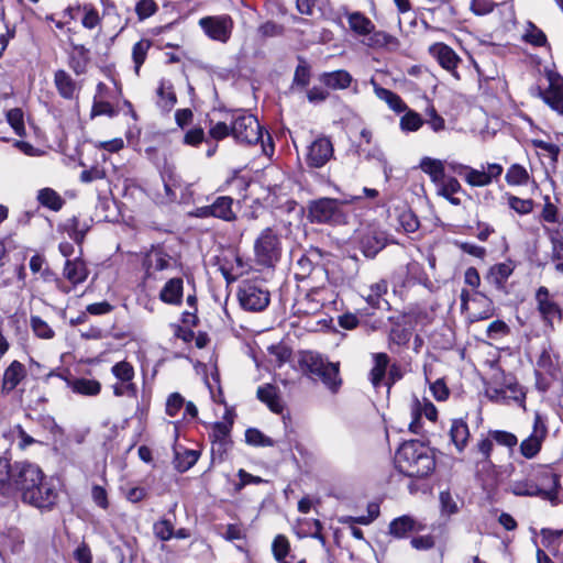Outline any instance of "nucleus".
<instances>
[{"mask_svg":"<svg viewBox=\"0 0 563 563\" xmlns=\"http://www.w3.org/2000/svg\"><path fill=\"white\" fill-rule=\"evenodd\" d=\"M548 375L550 378L555 379L559 374V368L549 351L544 350L537 361V375Z\"/></svg>","mask_w":563,"mask_h":563,"instance_id":"obj_39","label":"nucleus"},{"mask_svg":"<svg viewBox=\"0 0 563 563\" xmlns=\"http://www.w3.org/2000/svg\"><path fill=\"white\" fill-rule=\"evenodd\" d=\"M350 29L360 36L371 35L367 45L376 46L384 45L388 42L390 36L385 32H374V23L361 12H353L347 15Z\"/></svg>","mask_w":563,"mask_h":563,"instance_id":"obj_11","label":"nucleus"},{"mask_svg":"<svg viewBox=\"0 0 563 563\" xmlns=\"http://www.w3.org/2000/svg\"><path fill=\"white\" fill-rule=\"evenodd\" d=\"M150 48V43L147 41H139L134 44L132 49V57L135 65V73L137 74L141 65L144 63L146 58L147 51Z\"/></svg>","mask_w":563,"mask_h":563,"instance_id":"obj_54","label":"nucleus"},{"mask_svg":"<svg viewBox=\"0 0 563 563\" xmlns=\"http://www.w3.org/2000/svg\"><path fill=\"white\" fill-rule=\"evenodd\" d=\"M308 218L312 223L341 225L346 223L342 202L332 198H320L310 202Z\"/></svg>","mask_w":563,"mask_h":563,"instance_id":"obj_4","label":"nucleus"},{"mask_svg":"<svg viewBox=\"0 0 563 563\" xmlns=\"http://www.w3.org/2000/svg\"><path fill=\"white\" fill-rule=\"evenodd\" d=\"M88 274L89 272L84 261L79 258L66 261L63 275L73 286L84 283Z\"/></svg>","mask_w":563,"mask_h":563,"instance_id":"obj_23","label":"nucleus"},{"mask_svg":"<svg viewBox=\"0 0 563 563\" xmlns=\"http://www.w3.org/2000/svg\"><path fill=\"white\" fill-rule=\"evenodd\" d=\"M430 391L438 401H445L450 396V389L442 378L430 384Z\"/></svg>","mask_w":563,"mask_h":563,"instance_id":"obj_59","label":"nucleus"},{"mask_svg":"<svg viewBox=\"0 0 563 563\" xmlns=\"http://www.w3.org/2000/svg\"><path fill=\"white\" fill-rule=\"evenodd\" d=\"M399 224L405 232L411 233L419 228V221L417 217L410 211L406 210L399 214Z\"/></svg>","mask_w":563,"mask_h":563,"instance_id":"obj_57","label":"nucleus"},{"mask_svg":"<svg viewBox=\"0 0 563 563\" xmlns=\"http://www.w3.org/2000/svg\"><path fill=\"white\" fill-rule=\"evenodd\" d=\"M169 256L159 249H152L144 258L143 265L146 274L151 276L154 272L168 268Z\"/></svg>","mask_w":563,"mask_h":563,"instance_id":"obj_26","label":"nucleus"},{"mask_svg":"<svg viewBox=\"0 0 563 563\" xmlns=\"http://www.w3.org/2000/svg\"><path fill=\"white\" fill-rule=\"evenodd\" d=\"M13 464L5 457H0V495L11 496L14 494Z\"/></svg>","mask_w":563,"mask_h":563,"instance_id":"obj_29","label":"nucleus"},{"mask_svg":"<svg viewBox=\"0 0 563 563\" xmlns=\"http://www.w3.org/2000/svg\"><path fill=\"white\" fill-rule=\"evenodd\" d=\"M371 84L373 85L376 97L385 101L393 111L400 113L407 110L406 103L397 93L378 86L374 79L371 80Z\"/></svg>","mask_w":563,"mask_h":563,"instance_id":"obj_28","label":"nucleus"},{"mask_svg":"<svg viewBox=\"0 0 563 563\" xmlns=\"http://www.w3.org/2000/svg\"><path fill=\"white\" fill-rule=\"evenodd\" d=\"M7 120L19 136L24 134L25 128L23 122V112L21 109L14 108L9 110L7 112Z\"/></svg>","mask_w":563,"mask_h":563,"instance_id":"obj_53","label":"nucleus"},{"mask_svg":"<svg viewBox=\"0 0 563 563\" xmlns=\"http://www.w3.org/2000/svg\"><path fill=\"white\" fill-rule=\"evenodd\" d=\"M199 25L212 40L227 42L232 30V20L228 15L206 16L199 20Z\"/></svg>","mask_w":563,"mask_h":563,"instance_id":"obj_13","label":"nucleus"},{"mask_svg":"<svg viewBox=\"0 0 563 563\" xmlns=\"http://www.w3.org/2000/svg\"><path fill=\"white\" fill-rule=\"evenodd\" d=\"M537 310L545 324V327L554 330L555 323H560L563 318V310L560 305L554 300L550 290L540 286L534 295Z\"/></svg>","mask_w":563,"mask_h":563,"instance_id":"obj_7","label":"nucleus"},{"mask_svg":"<svg viewBox=\"0 0 563 563\" xmlns=\"http://www.w3.org/2000/svg\"><path fill=\"white\" fill-rule=\"evenodd\" d=\"M232 203L233 200L230 197H219L216 199V201L211 205V214L212 217L225 220V221H232L235 219V214L232 211Z\"/></svg>","mask_w":563,"mask_h":563,"instance_id":"obj_35","label":"nucleus"},{"mask_svg":"<svg viewBox=\"0 0 563 563\" xmlns=\"http://www.w3.org/2000/svg\"><path fill=\"white\" fill-rule=\"evenodd\" d=\"M245 441L250 445L254 446H273L274 441L266 437L263 432L257 429H247L245 432Z\"/></svg>","mask_w":563,"mask_h":563,"instance_id":"obj_49","label":"nucleus"},{"mask_svg":"<svg viewBox=\"0 0 563 563\" xmlns=\"http://www.w3.org/2000/svg\"><path fill=\"white\" fill-rule=\"evenodd\" d=\"M420 168L430 176L434 185H438L445 177L444 164L440 159L423 157L420 162Z\"/></svg>","mask_w":563,"mask_h":563,"instance_id":"obj_32","label":"nucleus"},{"mask_svg":"<svg viewBox=\"0 0 563 563\" xmlns=\"http://www.w3.org/2000/svg\"><path fill=\"white\" fill-rule=\"evenodd\" d=\"M67 387L73 393L81 396H97L101 391V384L97 379L92 378H66Z\"/></svg>","mask_w":563,"mask_h":563,"instance_id":"obj_24","label":"nucleus"},{"mask_svg":"<svg viewBox=\"0 0 563 563\" xmlns=\"http://www.w3.org/2000/svg\"><path fill=\"white\" fill-rule=\"evenodd\" d=\"M333 156V145L328 137H318L308 147L307 163L310 167L320 168Z\"/></svg>","mask_w":563,"mask_h":563,"instance_id":"obj_15","label":"nucleus"},{"mask_svg":"<svg viewBox=\"0 0 563 563\" xmlns=\"http://www.w3.org/2000/svg\"><path fill=\"white\" fill-rule=\"evenodd\" d=\"M423 530V526L410 516H401L394 519L389 525V533L395 538H406L411 532Z\"/></svg>","mask_w":563,"mask_h":563,"instance_id":"obj_21","label":"nucleus"},{"mask_svg":"<svg viewBox=\"0 0 563 563\" xmlns=\"http://www.w3.org/2000/svg\"><path fill=\"white\" fill-rule=\"evenodd\" d=\"M255 260L263 266H273L280 257V236L271 228L264 229L254 243Z\"/></svg>","mask_w":563,"mask_h":563,"instance_id":"obj_6","label":"nucleus"},{"mask_svg":"<svg viewBox=\"0 0 563 563\" xmlns=\"http://www.w3.org/2000/svg\"><path fill=\"white\" fill-rule=\"evenodd\" d=\"M157 11V4L154 0H141L136 3L135 12L140 20L153 15Z\"/></svg>","mask_w":563,"mask_h":563,"instance_id":"obj_60","label":"nucleus"},{"mask_svg":"<svg viewBox=\"0 0 563 563\" xmlns=\"http://www.w3.org/2000/svg\"><path fill=\"white\" fill-rule=\"evenodd\" d=\"M529 178L528 170L519 164H512L505 176L507 184L510 186H525L528 184Z\"/></svg>","mask_w":563,"mask_h":563,"instance_id":"obj_40","label":"nucleus"},{"mask_svg":"<svg viewBox=\"0 0 563 563\" xmlns=\"http://www.w3.org/2000/svg\"><path fill=\"white\" fill-rule=\"evenodd\" d=\"M231 132L240 144H255L262 139V128L256 117L243 111L232 114Z\"/></svg>","mask_w":563,"mask_h":563,"instance_id":"obj_5","label":"nucleus"},{"mask_svg":"<svg viewBox=\"0 0 563 563\" xmlns=\"http://www.w3.org/2000/svg\"><path fill=\"white\" fill-rule=\"evenodd\" d=\"M423 124V120L419 113L412 110H406V113L400 118V129L405 132H416Z\"/></svg>","mask_w":563,"mask_h":563,"instance_id":"obj_45","label":"nucleus"},{"mask_svg":"<svg viewBox=\"0 0 563 563\" xmlns=\"http://www.w3.org/2000/svg\"><path fill=\"white\" fill-rule=\"evenodd\" d=\"M185 405L184 397L178 393H173L166 401V413L169 417H176Z\"/></svg>","mask_w":563,"mask_h":563,"instance_id":"obj_56","label":"nucleus"},{"mask_svg":"<svg viewBox=\"0 0 563 563\" xmlns=\"http://www.w3.org/2000/svg\"><path fill=\"white\" fill-rule=\"evenodd\" d=\"M325 362L320 355L312 352H305L300 357L301 367L309 373L311 376H316L321 373Z\"/></svg>","mask_w":563,"mask_h":563,"instance_id":"obj_38","label":"nucleus"},{"mask_svg":"<svg viewBox=\"0 0 563 563\" xmlns=\"http://www.w3.org/2000/svg\"><path fill=\"white\" fill-rule=\"evenodd\" d=\"M542 477L544 479H549L551 483L550 488L540 487L536 482L531 479H519L514 481L510 484V492L516 496H539L555 505L558 503L560 489V476L549 468L543 467Z\"/></svg>","mask_w":563,"mask_h":563,"instance_id":"obj_3","label":"nucleus"},{"mask_svg":"<svg viewBox=\"0 0 563 563\" xmlns=\"http://www.w3.org/2000/svg\"><path fill=\"white\" fill-rule=\"evenodd\" d=\"M559 211L558 208L551 202L549 196L544 197V206L541 212V219L548 223L558 222Z\"/></svg>","mask_w":563,"mask_h":563,"instance_id":"obj_62","label":"nucleus"},{"mask_svg":"<svg viewBox=\"0 0 563 563\" xmlns=\"http://www.w3.org/2000/svg\"><path fill=\"white\" fill-rule=\"evenodd\" d=\"M81 10L84 11V18L81 20L84 27L92 30L100 24L101 18L92 4H84Z\"/></svg>","mask_w":563,"mask_h":563,"instance_id":"obj_50","label":"nucleus"},{"mask_svg":"<svg viewBox=\"0 0 563 563\" xmlns=\"http://www.w3.org/2000/svg\"><path fill=\"white\" fill-rule=\"evenodd\" d=\"M514 268L515 266L510 261L495 264L490 267L487 279L495 284L497 287H503V285L512 274Z\"/></svg>","mask_w":563,"mask_h":563,"instance_id":"obj_31","label":"nucleus"},{"mask_svg":"<svg viewBox=\"0 0 563 563\" xmlns=\"http://www.w3.org/2000/svg\"><path fill=\"white\" fill-rule=\"evenodd\" d=\"M462 309L468 310V318L472 322L486 320L494 314L493 302L483 294L475 292L471 298L467 290L461 292Z\"/></svg>","mask_w":563,"mask_h":563,"instance_id":"obj_8","label":"nucleus"},{"mask_svg":"<svg viewBox=\"0 0 563 563\" xmlns=\"http://www.w3.org/2000/svg\"><path fill=\"white\" fill-rule=\"evenodd\" d=\"M509 207L519 214H529L533 210V201L531 199H521L517 196L509 195L507 197Z\"/></svg>","mask_w":563,"mask_h":563,"instance_id":"obj_51","label":"nucleus"},{"mask_svg":"<svg viewBox=\"0 0 563 563\" xmlns=\"http://www.w3.org/2000/svg\"><path fill=\"white\" fill-rule=\"evenodd\" d=\"M37 199L41 205L49 208L51 210L58 211L63 207V199L60 196L51 188H44L38 191Z\"/></svg>","mask_w":563,"mask_h":563,"instance_id":"obj_41","label":"nucleus"},{"mask_svg":"<svg viewBox=\"0 0 563 563\" xmlns=\"http://www.w3.org/2000/svg\"><path fill=\"white\" fill-rule=\"evenodd\" d=\"M437 186L438 195L449 197L457 194L462 187L459 180L454 177H444Z\"/></svg>","mask_w":563,"mask_h":563,"instance_id":"obj_48","label":"nucleus"},{"mask_svg":"<svg viewBox=\"0 0 563 563\" xmlns=\"http://www.w3.org/2000/svg\"><path fill=\"white\" fill-rule=\"evenodd\" d=\"M466 170L465 181L474 187H484L489 185L503 174V166L496 163L488 164L486 169H475L468 166L463 167Z\"/></svg>","mask_w":563,"mask_h":563,"instance_id":"obj_16","label":"nucleus"},{"mask_svg":"<svg viewBox=\"0 0 563 563\" xmlns=\"http://www.w3.org/2000/svg\"><path fill=\"white\" fill-rule=\"evenodd\" d=\"M387 239L384 232L368 230L362 235L360 247L366 257L373 258L385 247Z\"/></svg>","mask_w":563,"mask_h":563,"instance_id":"obj_19","label":"nucleus"},{"mask_svg":"<svg viewBox=\"0 0 563 563\" xmlns=\"http://www.w3.org/2000/svg\"><path fill=\"white\" fill-rule=\"evenodd\" d=\"M451 440L459 451H462L468 440L470 431L466 422L463 420H454L450 429Z\"/></svg>","mask_w":563,"mask_h":563,"instance_id":"obj_36","label":"nucleus"},{"mask_svg":"<svg viewBox=\"0 0 563 563\" xmlns=\"http://www.w3.org/2000/svg\"><path fill=\"white\" fill-rule=\"evenodd\" d=\"M488 435L498 445L505 446L509 450H514L518 444V438L516 434L505 430H489Z\"/></svg>","mask_w":563,"mask_h":563,"instance_id":"obj_44","label":"nucleus"},{"mask_svg":"<svg viewBox=\"0 0 563 563\" xmlns=\"http://www.w3.org/2000/svg\"><path fill=\"white\" fill-rule=\"evenodd\" d=\"M184 282L179 277L170 278L161 289L159 299L167 305L178 306L183 301Z\"/></svg>","mask_w":563,"mask_h":563,"instance_id":"obj_22","label":"nucleus"},{"mask_svg":"<svg viewBox=\"0 0 563 563\" xmlns=\"http://www.w3.org/2000/svg\"><path fill=\"white\" fill-rule=\"evenodd\" d=\"M205 141V132L202 128H194L188 130L184 135V144L189 146H198Z\"/></svg>","mask_w":563,"mask_h":563,"instance_id":"obj_63","label":"nucleus"},{"mask_svg":"<svg viewBox=\"0 0 563 563\" xmlns=\"http://www.w3.org/2000/svg\"><path fill=\"white\" fill-rule=\"evenodd\" d=\"M30 325L33 333L40 339L49 340L55 335V332L49 324L37 316L31 317Z\"/></svg>","mask_w":563,"mask_h":563,"instance_id":"obj_46","label":"nucleus"},{"mask_svg":"<svg viewBox=\"0 0 563 563\" xmlns=\"http://www.w3.org/2000/svg\"><path fill=\"white\" fill-rule=\"evenodd\" d=\"M272 551L278 563H287L286 556L289 552V542L285 536L278 534L272 544Z\"/></svg>","mask_w":563,"mask_h":563,"instance_id":"obj_47","label":"nucleus"},{"mask_svg":"<svg viewBox=\"0 0 563 563\" xmlns=\"http://www.w3.org/2000/svg\"><path fill=\"white\" fill-rule=\"evenodd\" d=\"M54 84L63 98L73 99L76 96L78 90L77 84L67 71L63 69L57 70L54 75Z\"/></svg>","mask_w":563,"mask_h":563,"instance_id":"obj_27","label":"nucleus"},{"mask_svg":"<svg viewBox=\"0 0 563 563\" xmlns=\"http://www.w3.org/2000/svg\"><path fill=\"white\" fill-rule=\"evenodd\" d=\"M522 38L525 42L534 46H542L547 43L545 34L532 22H527Z\"/></svg>","mask_w":563,"mask_h":563,"instance_id":"obj_43","label":"nucleus"},{"mask_svg":"<svg viewBox=\"0 0 563 563\" xmlns=\"http://www.w3.org/2000/svg\"><path fill=\"white\" fill-rule=\"evenodd\" d=\"M319 80L330 89L342 90L350 87L353 78L349 71L339 69L321 74Z\"/></svg>","mask_w":563,"mask_h":563,"instance_id":"obj_25","label":"nucleus"},{"mask_svg":"<svg viewBox=\"0 0 563 563\" xmlns=\"http://www.w3.org/2000/svg\"><path fill=\"white\" fill-rule=\"evenodd\" d=\"M493 448H494V440H492V438L489 435L487 438H482L481 440H478V442L476 443V446H475L477 453L482 456L481 461L488 466L492 465L490 456H492Z\"/></svg>","mask_w":563,"mask_h":563,"instance_id":"obj_52","label":"nucleus"},{"mask_svg":"<svg viewBox=\"0 0 563 563\" xmlns=\"http://www.w3.org/2000/svg\"><path fill=\"white\" fill-rule=\"evenodd\" d=\"M257 397L261 401L265 402L274 412H280L283 406L277 396L276 388L269 384L258 387Z\"/></svg>","mask_w":563,"mask_h":563,"instance_id":"obj_37","label":"nucleus"},{"mask_svg":"<svg viewBox=\"0 0 563 563\" xmlns=\"http://www.w3.org/2000/svg\"><path fill=\"white\" fill-rule=\"evenodd\" d=\"M14 493L22 501L41 509H49L57 500V492L45 481L43 471L30 462L13 463Z\"/></svg>","mask_w":563,"mask_h":563,"instance_id":"obj_1","label":"nucleus"},{"mask_svg":"<svg viewBox=\"0 0 563 563\" xmlns=\"http://www.w3.org/2000/svg\"><path fill=\"white\" fill-rule=\"evenodd\" d=\"M429 53L444 69L452 73L455 78H459L455 69L461 59L450 46L444 43H435L429 47Z\"/></svg>","mask_w":563,"mask_h":563,"instance_id":"obj_17","label":"nucleus"},{"mask_svg":"<svg viewBox=\"0 0 563 563\" xmlns=\"http://www.w3.org/2000/svg\"><path fill=\"white\" fill-rule=\"evenodd\" d=\"M548 435V427L539 412L534 413L532 431L528 438L521 441L519 445L520 453L523 457L534 459L541 451L543 441Z\"/></svg>","mask_w":563,"mask_h":563,"instance_id":"obj_9","label":"nucleus"},{"mask_svg":"<svg viewBox=\"0 0 563 563\" xmlns=\"http://www.w3.org/2000/svg\"><path fill=\"white\" fill-rule=\"evenodd\" d=\"M112 375L118 382L133 383L134 367L126 361H120L111 367Z\"/></svg>","mask_w":563,"mask_h":563,"instance_id":"obj_42","label":"nucleus"},{"mask_svg":"<svg viewBox=\"0 0 563 563\" xmlns=\"http://www.w3.org/2000/svg\"><path fill=\"white\" fill-rule=\"evenodd\" d=\"M232 421L216 422L211 427L209 438L211 440V455L213 462H222L231 448L230 432Z\"/></svg>","mask_w":563,"mask_h":563,"instance_id":"obj_10","label":"nucleus"},{"mask_svg":"<svg viewBox=\"0 0 563 563\" xmlns=\"http://www.w3.org/2000/svg\"><path fill=\"white\" fill-rule=\"evenodd\" d=\"M316 376L319 377L332 393H336L342 384L339 376V363L328 362L321 369V373Z\"/></svg>","mask_w":563,"mask_h":563,"instance_id":"obj_30","label":"nucleus"},{"mask_svg":"<svg viewBox=\"0 0 563 563\" xmlns=\"http://www.w3.org/2000/svg\"><path fill=\"white\" fill-rule=\"evenodd\" d=\"M395 462L398 471L408 477H427L435 467V461L430 449L416 440L400 445Z\"/></svg>","mask_w":563,"mask_h":563,"instance_id":"obj_2","label":"nucleus"},{"mask_svg":"<svg viewBox=\"0 0 563 563\" xmlns=\"http://www.w3.org/2000/svg\"><path fill=\"white\" fill-rule=\"evenodd\" d=\"M67 227L70 230V236L77 243H80L84 240V236L89 229V225L86 222L80 223V220L76 217L69 221Z\"/></svg>","mask_w":563,"mask_h":563,"instance_id":"obj_58","label":"nucleus"},{"mask_svg":"<svg viewBox=\"0 0 563 563\" xmlns=\"http://www.w3.org/2000/svg\"><path fill=\"white\" fill-rule=\"evenodd\" d=\"M389 364V357L386 353L374 355V366L369 373V379L374 387H378L383 382Z\"/></svg>","mask_w":563,"mask_h":563,"instance_id":"obj_34","label":"nucleus"},{"mask_svg":"<svg viewBox=\"0 0 563 563\" xmlns=\"http://www.w3.org/2000/svg\"><path fill=\"white\" fill-rule=\"evenodd\" d=\"M410 412L412 421L409 424V429L413 433H419L421 428L420 420L422 417H426L431 422H435L438 419V410L435 406L426 397L421 399L413 397L410 405Z\"/></svg>","mask_w":563,"mask_h":563,"instance_id":"obj_14","label":"nucleus"},{"mask_svg":"<svg viewBox=\"0 0 563 563\" xmlns=\"http://www.w3.org/2000/svg\"><path fill=\"white\" fill-rule=\"evenodd\" d=\"M25 366L19 361L11 362L3 372L1 386L2 393H11L25 378Z\"/></svg>","mask_w":563,"mask_h":563,"instance_id":"obj_20","label":"nucleus"},{"mask_svg":"<svg viewBox=\"0 0 563 563\" xmlns=\"http://www.w3.org/2000/svg\"><path fill=\"white\" fill-rule=\"evenodd\" d=\"M210 137L220 141L225 139L229 135H232L231 132V123L227 124L225 122H217L212 124L209 129Z\"/></svg>","mask_w":563,"mask_h":563,"instance_id":"obj_64","label":"nucleus"},{"mask_svg":"<svg viewBox=\"0 0 563 563\" xmlns=\"http://www.w3.org/2000/svg\"><path fill=\"white\" fill-rule=\"evenodd\" d=\"M489 398L496 402H505L508 399H511L518 402L523 409L525 407V398L526 393L523 388L516 382L507 384L505 387L498 389H489L487 391Z\"/></svg>","mask_w":563,"mask_h":563,"instance_id":"obj_18","label":"nucleus"},{"mask_svg":"<svg viewBox=\"0 0 563 563\" xmlns=\"http://www.w3.org/2000/svg\"><path fill=\"white\" fill-rule=\"evenodd\" d=\"M240 305L249 311H262L269 303V292L258 286L247 283L244 284L238 294Z\"/></svg>","mask_w":563,"mask_h":563,"instance_id":"obj_12","label":"nucleus"},{"mask_svg":"<svg viewBox=\"0 0 563 563\" xmlns=\"http://www.w3.org/2000/svg\"><path fill=\"white\" fill-rule=\"evenodd\" d=\"M510 329L503 320L493 321L487 328V336L496 340L509 333Z\"/></svg>","mask_w":563,"mask_h":563,"instance_id":"obj_61","label":"nucleus"},{"mask_svg":"<svg viewBox=\"0 0 563 563\" xmlns=\"http://www.w3.org/2000/svg\"><path fill=\"white\" fill-rule=\"evenodd\" d=\"M154 534L162 541H168L174 537V527L167 519H162L154 523Z\"/></svg>","mask_w":563,"mask_h":563,"instance_id":"obj_55","label":"nucleus"},{"mask_svg":"<svg viewBox=\"0 0 563 563\" xmlns=\"http://www.w3.org/2000/svg\"><path fill=\"white\" fill-rule=\"evenodd\" d=\"M541 544L553 555L558 556L562 542L563 530H552L544 528L540 532Z\"/></svg>","mask_w":563,"mask_h":563,"instance_id":"obj_33","label":"nucleus"}]
</instances>
